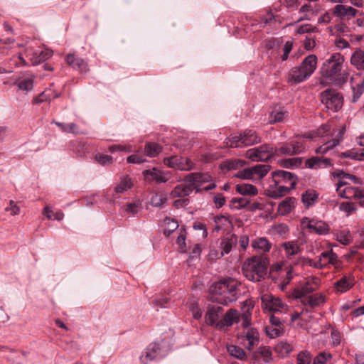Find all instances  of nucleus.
<instances>
[{
    "instance_id": "1",
    "label": "nucleus",
    "mask_w": 364,
    "mask_h": 364,
    "mask_svg": "<svg viewBox=\"0 0 364 364\" xmlns=\"http://www.w3.org/2000/svg\"><path fill=\"white\" fill-rule=\"evenodd\" d=\"M240 285V282L230 277L216 282L210 287V300L228 306L238 299Z\"/></svg>"
},
{
    "instance_id": "2",
    "label": "nucleus",
    "mask_w": 364,
    "mask_h": 364,
    "mask_svg": "<svg viewBox=\"0 0 364 364\" xmlns=\"http://www.w3.org/2000/svg\"><path fill=\"white\" fill-rule=\"evenodd\" d=\"M343 62V57L339 53L331 54L323 63L320 69L321 75L331 80L335 85H343L348 81L349 77L347 72L341 73Z\"/></svg>"
},
{
    "instance_id": "3",
    "label": "nucleus",
    "mask_w": 364,
    "mask_h": 364,
    "mask_svg": "<svg viewBox=\"0 0 364 364\" xmlns=\"http://www.w3.org/2000/svg\"><path fill=\"white\" fill-rule=\"evenodd\" d=\"M317 65V57L309 55L299 66L293 67L289 71L287 80L291 84H299L309 78L314 73Z\"/></svg>"
},
{
    "instance_id": "4",
    "label": "nucleus",
    "mask_w": 364,
    "mask_h": 364,
    "mask_svg": "<svg viewBox=\"0 0 364 364\" xmlns=\"http://www.w3.org/2000/svg\"><path fill=\"white\" fill-rule=\"evenodd\" d=\"M268 261L262 256H253L247 259L242 267L243 275L250 281L258 282L264 279Z\"/></svg>"
},
{
    "instance_id": "5",
    "label": "nucleus",
    "mask_w": 364,
    "mask_h": 364,
    "mask_svg": "<svg viewBox=\"0 0 364 364\" xmlns=\"http://www.w3.org/2000/svg\"><path fill=\"white\" fill-rule=\"evenodd\" d=\"M321 102L328 112H336L343 106V98L341 94L333 89H327L321 93Z\"/></svg>"
},
{
    "instance_id": "6",
    "label": "nucleus",
    "mask_w": 364,
    "mask_h": 364,
    "mask_svg": "<svg viewBox=\"0 0 364 364\" xmlns=\"http://www.w3.org/2000/svg\"><path fill=\"white\" fill-rule=\"evenodd\" d=\"M248 159L253 161H264L274 156L273 147L264 144L256 148L250 149L246 152Z\"/></svg>"
},
{
    "instance_id": "7",
    "label": "nucleus",
    "mask_w": 364,
    "mask_h": 364,
    "mask_svg": "<svg viewBox=\"0 0 364 364\" xmlns=\"http://www.w3.org/2000/svg\"><path fill=\"white\" fill-rule=\"evenodd\" d=\"M165 165L180 171H190L194 168L195 164L189 159L180 156H172L164 159Z\"/></svg>"
},
{
    "instance_id": "8",
    "label": "nucleus",
    "mask_w": 364,
    "mask_h": 364,
    "mask_svg": "<svg viewBox=\"0 0 364 364\" xmlns=\"http://www.w3.org/2000/svg\"><path fill=\"white\" fill-rule=\"evenodd\" d=\"M262 306L270 312H282L287 308V305L281 299L270 294H264L262 296Z\"/></svg>"
},
{
    "instance_id": "9",
    "label": "nucleus",
    "mask_w": 364,
    "mask_h": 364,
    "mask_svg": "<svg viewBox=\"0 0 364 364\" xmlns=\"http://www.w3.org/2000/svg\"><path fill=\"white\" fill-rule=\"evenodd\" d=\"M296 181L291 182V186H287L286 185H277L275 183L270 182L268 188L267 189V196L269 197L277 199L284 196L289 193L291 190L295 189Z\"/></svg>"
},
{
    "instance_id": "10",
    "label": "nucleus",
    "mask_w": 364,
    "mask_h": 364,
    "mask_svg": "<svg viewBox=\"0 0 364 364\" xmlns=\"http://www.w3.org/2000/svg\"><path fill=\"white\" fill-rule=\"evenodd\" d=\"M358 10L348 6L337 4L333 9V14L339 17L342 21H350L353 19V27L355 26V17L358 14Z\"/></svg>"
},
{
    "instance_id": "11",
    "label": "nucleus",
    "mask_w": 364,
    "mask_h": 364,
    "mask_svg": "<svg viewBox=\"0 0 364 364\" xmlns=\"http://www.w3.org/2000/svg\"><path fill=\"white\" fill-rule=\"evenodd\" d=\"M297 177L295 174L283 171L278 170L272 173V183H275L277 185H286L289 183L291 186V182L296 181L297 183Z\"/></svg>"
},
{
    "instance_id": "12",
    "label": "nucleus",
    "mask_w": 364,
    "mask_h": 364,
    "mask_svg": "<svg viewBox=\"0 0 364 364\" xmlns=\"http://www.w3.org/2000/svg\"><path fill=\"white\" fill-rule=\"evenodd\" d=\"M306 222H307L306 226L311 232L326 235L329 232V225L324 221L305 218L303 219L302 223Z\"/></svg>"
},
{
    "instance_id": "13",
    "label": "nucleus",
    "mask_w": 364,
    "mask_h": 364,
    "mask_svg": "<svg viewBox=\"0 0 364 364\" xmlns=\"http://www.w3.org/2000/svg\"><path fill=\"white\" fill-rule=\"evenodd\" d=\"M238 242V237L235 234H229L227 235L225 237H223L221 239V242L220 244V248L221 250L219 255L217 253L216 257H221L224 256L225 255L229 254L232 247L236 246L237 243Z\"/></svg>"
},
{
    "instance_id": "14",
    "label": "nucleus",
    "mask_w": 364,
    "mask_h": 364,
    "mask_svg": "<svg viewBox=\"0 0 364 364\" xmlns=\"http://www.w3.org/2000/svg\"><path fill=\"white\" fill-rule=\"evenodd\" d=\"M161 346L159 343H152L140 356V361L142 364H147L155 358H158L161 353Z\"/></svg>"
},
{
    "instance_id": "15",
    "label": "nucleus",
    "mask_w": 364,
    "mask_h": 364,
    "mask_svg": "<svg viewBox=\"0 0 364 364\" xmlns=\"http://www.w3.org/2000/svg\"><path fill=\"white\" fill-rule=\"evenodd\" d=\"M185 181L191 183V184H193V186H197L198 188H200L199 186L203 183L211 182L212 177L207 173L196 172L188 174L185 177Z\"/></svg>"
},
{
    "instance_id": "16",
    "label": "nucleus",
    "mask_w": 364,
    "mask_h": 364,
    "mask_svg": "<svg viewBox=\"0 0 364 364\" xmlns=\"http://www.w3.org/2000/svg\"><path fill=\"white\" fill-rule=\"evenodd\" d=\"M194 189L197 193L200 192V189L198 188L197 186H193L191 183H181L176 186L170 195L172 198H182L189 196Z\"/></svg>"
},
{
    "instance_id": "17",
    "label": "nucleus",
    "mask_w": 364,
    "mask_h": 364,
    "mask_svg": "<svg viewBox=\"0 0 364 364\" xmlns=\"http://www.w3.org/2000/svg\"><path fill=\"white\" fill-rule=\"evenodd\" d=\"M353 98L352 102H356L364 92V79L360 75H355L350 80Z\"/></svg>"
},
{
    "instance_id": "18",
    "label": "nucleus",
    "mask_w": 364,
    "mask_h": 364,
    "mask_svg": "<svg viewBox=\"0 0 364 364\" xmlns=\"http://www.w3.org/2000/svg\"><path fill=\"white\" fill-rule=\"evenodd\" d=\"M239 321L240 316L237 310L230 309L225 313L224 318L217 323L216 328L220 330L225 326H230L234 323H238Z\"/></svg>"
},
{
    "instance_id": "19",
    "label": "nucleus",
    "mask_w": 364,
    "mask_h": 364,
    "mask_svg": "<svg viewBox=\"0 0 364 364\" xmlns=\"http://www.w3.org/2000/svg\"><path fill=\"white\" fill-rule=\"evenodd\" d=\"M223 313V308L219 306H213L208 308L205 315V320L208 325L213 326L219 321L220 316Z\"/></svg>"
},
{
    "instance_id": "20",
    "label": "nucleus",
    "mask_w": 364,
    "mask_h": 364,
    "mask_svg": "<svg viewBox=\"0 0 364 364\" xmlns=\"http://www.w3.org/2000/svg\"><path fill=\"white\" fill-rule=\"evenodd\" d=\"M345 131L346 127H342L335 138H333L331 141L324 143L323 145L317 148L316 152L317 154H326L328 150L332 149L333 147L337 146L339 144L340 141L342 139Z\"/></svg>"
},
{
    "instance_id": "21",
    "label": "nucleus",
    "mask_w": 364,
    "mask_h": 364,
    "mask_svg": "<svg viewBox=\"0 0 364 364\" xmlns=\"http://www.w3.org/2000/svg\"><path fill=\"white\" fill-rule=\"evenodd\" d=\"M142 174L144 179L149 182L155 181L157 183H161L167 181V178L164 176V173L156 168L144 170Z\"/></svg>"
},
{
    "instance_id": "22",
    "label": "nucleus",
    "mask_w": 364,
    "mask_h": 364,
    "mask_svg": "<svg viewBox=\"0 0 364 364\" xmlns=\"http://www.w3.org/2000/svg\"><path fill=\"white\" fill-rule=\"evenodd\" d=\"M66 61L73 69L79 70L81 73H87L89 70L87 63L84 60L77 58L73 54L67 55Z\"/></svg>"
},
{
    "instance_id": "23",
    "label": "nucleus",
    "mask_w": 364,
    "mask_h": 364,
    "mask_svg": "<svg viewBox=\"0 0 364 364\" xmlns=\"http://www.w3.org/2000/svg\"><path fill=\"white\" fill-rule=\"evenodd\" d=\"M332 165L331 160L329 158H321L314 156L306 161V166L309 168H326Z\"/></svg>"
},
{
    "instance_id": "24",
    "label": "nucleus",
    "mask_w": 364,
    "mask_h": 364,
    "mask_svg": "<svg viewBox=\"0 0 364 364\" xmlns=\"http://www.w3.org/2000/svg\"><path fill=\"white\" fill-rule=\"evenodd\" d=\"M338 195L341 198L348 199L363 198L364 190L360 189L357 187L346 186L343 190L339 191Z\"/></svg>"
},
{
    "instance_id": "25",
    "label": "nucleus",
    "mask_w": 364,
    "mask_h": 364,
    "mask_svg": "<svg viewBox=\"0 0 364 364\" xmlns=\"http://www.w3.org/2000/svg\"><path fill=\"white\" fill-rule=\"evenodd\" d=\"M242 338L244 341H247V343H244V346L248 350H252L259 343V333L255 328H250Z\"/></svg>"
},
{
    "instance_id": "26",
    "label": "nucleus",
    "mask_w": 364,
    "mask_h": 364,
    "mask_svg": "<svg viewBox=\"0 0 364 364\" xmlns=\"http://www.w3.org/2000/svg\"><path fill=\"white\" fill-rule=\"evenodd\" d=\"M325 296L322 294L309 295L301 300L303 305L309 306L311 308L319 306L321 304L325 303Z\"/></svg>"
},
{
    "instance_id": "27",
    "label": "nucleus",
    "mask_w": 364,
    "mask_h": 364,
    "mask_svg": "<svg viewBox=\"0 0 364 364\" xmlns=\"http://www.w3.org/2000/svg\"><path fill=\"white\" fill-rule=\"evenodd\" d=\"M315 291L316 287H311L310 283L306 280L301 287L296 288L293 290L291 296L294 299H300L301 300L304 297H306V295Z\"/></svg>"
},
{
    "instance_id": "28",
    "label": "nucleus",
    "mask_w": 364,
    "mask_h": 364,
    "mask_svg": "<svg viewBox=\"0 0 364 364\" xmlns=\"http://www.w3.org/2000/svg\"><path fill=\"white\" fill-rule=\"evenodd\" d=\"M53 55V51L48 48L41 51H36L32 53L30 60L33 65H38L50 58Z\"/></svg>"
},
{
    "instance_id": "29",
    "label": "nucleus",
    "mask_w": 364,
    "mask_h": 364,
    "mask_svg": "<svg viewBox=\"0 0 364 364\" xmlns=\"http://www.w3.org/2000/svg\"><path fill=\"white\" fill-rule=\"evenodd\" d=\"M242 144L244 146H252L258 144L261 141V138L259 136L256 132L252 129H246L242 134Z\"/></svg>"
},
{
    "instance_id": "30",
    "label": "nucleus",
    "mask_w": 364,
    "mask_h": 364,
    "mask_svg": "<svg viewBox=\"0 0 364 364\" xmlns=\"http://www.w3.org/2000/svg\"><path fill=\"white\" fill-rule=\"evenodd\" d=\"M286 257L289 259L292 256L297 255L301 251L298 241H288L282 245Z\"/></svg>"
},
{
    "instance_id": "31",
    "label": "nucleus",
    "mask_w": 364,
    "mask_h": 364,
    "mask_svg": "<svg viewBox=\"0 0 364 364\" xmlns=\"http://www.w3.org/2000/svg\"><path fill=\"white\" fill-rule=\"evenodd\" d=\"M318 193L314 189H308L301 195V200L304 206L309 208L317 202Z\"/></svg>"
},
{
    "instance_id": "32",
    "label": "nucleus",
    "mask_w": 364,
    "mask_h": 364,
    "mask_svg": "<svg viewBox=\"0 0 364 364\" xmlns=\"http://www.w3.org/2000/svg\"><path fill=\"white\" fill-rule=\"evenodd\" d=\"M296 198L294 197H287L282 200L278 205V212L282 215L289 214L294 208Z\"/></svg>"
},
{
    "instance_id": "33",
    "label": "nucleus",
    "mask_w": 364,
    "mask_h": 364,
    "mask_svg": "<svg viewBox=\"0 0 364 364\" xmlns=\"http://www.w3.org/2000/svg\"><path fill=\"white\" fill-rule=\"evenodd\" d=\"M354 283V279L353 277L349 276L346 277L344 276L339 280H338L335 284V288L338 291H340L341 293L346 292V291L349 290L353 285Z\"/></svg>"
},
{
    "instance_id": "34",
    "label": "nucleus",
    "mask_w": 364,
    "mask_h": 364,
    "mask_svg": "<svg viewBox=\"0 0 364 364\" xmlns=\"http://www.w3.org/2000/svg\"><path fill=\"white\" fill-rule=\"evenodd\" d=\"M252 247L260 253H265L270 250L271 244L267 238L259 237L252 241Z\"/></svg>"
},
{
    "instance_id": "35",
    "label": "nucleus",
    "mask_w": 364,
    "mask_h": 364,
    "mask_svg": "<svg viewBox=\"0 0 364 364\" xmlns=\"http://www.w3.org/2000/svg\"><path fill=\"white\" fill-rule=\"evenodd\" d=\"M254 308V304L252 301L246 300L243 302L242 311L243 313L242 314V326L245 328L248 327L250 325V316L251 313L250 312V309Z\"/></svg>"
},
{
    "instance_id": "36",
    "label": "nucleus",
    "mask_w": 364,
    "mask_h": 364,
    "mask_svg": "<svg viewBox=\"0 0 364 364\" xmlns=\"http://www.w3.org/2000/svg\"><path fill=\"white\" fill-rule=\"evenodd\" d=\"M236 191L244 196H256L258 193L257 188L255 186L245 183L237 184Z\"/></svg>"
},
{
    "instance_id": "37",
    "label": "nucleus",
    "mask_w": 364,
    "mask_h": 364,
    "mask_svg": "<svg viewBox=\"0 0 364 364\" xmlns=\"http://www.w3.org/2000/svg\"><path fill=\"white\" fill-rule=\"evenodd\" d=\"M350 63L358 70H364V51L361 49L356 50L351 55Z\"/></svg>"
},
{
    "instance_id": "38",
    "label": "nucleus",
    "mask_w": 364,
    "mask_h": 364,
    "mask_svg": "<svg viewBox=\"0 0 364 364\" xmlns=\"http://www.w3.org/2000/svg\"><path fill=\"white\" fill-rule=\"evenodd\" d=\"M287 110L284 107H275L270 114L269 120L271 124L282 122L286 115Z\"/></svg>"
},
{
    "instance_id": "39",
    "label": "nucleus",
    "mask_w": 364,
    "mask_h": 364,
    "mask_svg": "<svg viewBox=\"0 0 364 364\" xmlns=\"http://www.w3.org/2000/svg\"><path fill=\"white\" fill-rule=\"evenodd\" d=\"M162 151V146L157 143L149 142L144 146V152L149 157H156Z\"/></svg>"
},
{
    "instance_id": "40",
    "label": "nucleus",
    "mask_w": 364,
    "mask_h": 364,
    "mask_svg": "<svg viewBox=\"0 0 364 364\" xmlns=\"http://www.w3.org/2000/svg\"><path fill=\"white\" fill-rule=\"evenodd\" d=\"M227 350L231 356L237 359L243 360L247 358L245 351L237 346L230 345L227 347Z\"/></svg>"
},
{
    "instance_id": "41",
    "label": "nucleus",
    "mask_w": 364,
    "mask_h": 364,
    "mask_svg": "<svg viewBox=\"0 0 364 364\" xmlns=\"http://www.w3.org/2000/svg\"><path fill=\"white\" fill-rule=\"evenodd\" d=\"M133 186L131 178L129 176H124L121 179L120 183L115 187L116 193H124Z\"/></svg>"
},
{
    "instance_id": "42",
    "label": "nucleus",
    "mask_w": 364,
    "mask_h": 364,
    "mask_svg": "<svg viewBox=\"0 0 364 364\" xmlns=\"http://www.w3.org/2000/svg\"><path fill=\"white\" fill-rule=\"evenodd\" d=\"M252 175L257 176L259 178L264 177L271 169L268 164H257L251 167Z\"/></svg>"
},
{
    "instance_id": "43",
    "label": "nucleus",
    "mask_w": 364,
    "mask_h": 364,
    "mask_svg": "<svg viewBox=\"0 0 364 364\" xmlns=\"http://www.w3.org/2000/svg\"><path fill=\"white\" fill-rule=\"evenodd\" d=\"M275 350L282 356H287L292 351V346L287 341H280L276 345Z\"/></svg>"
},
{
    "instance_id": "44",
    "label": "nucleus",
    "mask_w": 364,
    "mask_h": 364,
    "mask_svg": "<svg viewBox=\"0 0 364 364\" xmlns=\"http://www.w3.org/2000/svg\"><path fill=\"white\" fill-rule=\"evenodd\" d=\"M164 222L167 225V227L164 228V234L166 236L171 235L178 228V224L174 219L166 217Z\"/></svg>"
},
{
    "instance_id": "45",
    "label": "nucleus",
    "mask_w": 364,
    "mask_h": 364,
    "mask_svg": "<svg viewBox=\"0 0 364 364\" xmlns=\"http://www.w3.org/2000/svg\"><path fill=\"white\" fill-rule=\"evenodd\" d=\"M225 143L227 146L229 147H239L241 146L242 144V134L240 135H230L229 137H228Z\"/></svg>"
},
{
    "instance_id": "46",
    "label": "nucleus",
    "mask_w": 364,
    "mask_h": 364,
    "mask_svg": "<svg viewBox=\"0 0 364 364\" xmlns=\"http://www.w3.org/2000/svg\"><path fill=\"white\" fill-rule=\"evenodd\" d=\"M274 151V156H279L284 155H293V152L291 150V145L289 143H287L281 147H273Z\"/></svg>"
},
{
    "instance_id": "47",
    "label": "nucleus",
    "mask_w": 364,
    "mask_h": 364,
    "mask_svg": "<svg viewBox=\"0 0 364 364\" xmlns=\"http://www.w3.org/2000/svg\"><path fill=\"white\" fill-rule=\"evenodd\" d=\"M341 156L345 158H350L358 161H364V150L358 151L353 149L346 151L341 154Z\"/></svg>"
},
{
    "instance_id": "48",
    "label": "nucleus",
    "mask_w": 364,
    "mask_h": 364,
    "mask_svg": "<svg viewBox=\"0 0 364 364\" xmlns=\"http://www.w3.org/2000/svg\"><path fill=\"white\" fill-rule=\"evenodd\" d=\"M257 353L260 355L264 363H269L272 361V353L268 346H261L258 348Z\"/></svg>"
},
{
    "instance_id": "49",
    "label": "nucleus",
    "mask_w": 364,
    "mask_h": 364,
    "mask_svg": "<svg viewBox=\"0 0 364 364\" xmlns=\"http://www.w3.org/2000/svg\"><path fill=\"white\" fill-rule=\"evenodd\" d=\"M321 259L323 260L324 263L334 264L337 262L338 256L332 250L323 252L321 254Z\"/></svg>"
},
{
    "instance_id": "50",
    "label": "nucleus",
    "mask_w": 364,
    "mask_h": 364,
    "mask_svg": "<svg viewBox=\"0 0 364 364\" xmlns=\"http://www.w3.org/2000/svg\"><path fill=\"white\" fill-rule=\"evenodd\" d=\"M284 331V327H277L274 326H267L265 327V332L271 338L280 336L283 334Z\"/></svg>"
},
{
    "instance_id": "51",
    "label": "nucleus",
    "mask_w": 364,
    "mask_h": 364,
    "mask_svg": "<svg viewBox=\"0 0 364 364\" xmlns=\"http://www.w3.org/2000/svg\"><path fill=\"white\" fill-rule=\"evenodd\" d=\"M167 200L166 194L154 193L150 200V203L154 207H161Z\"/></svg>"
},
{
    "instance_id": "52",
    "label": "nucleus",
    "mask_w": 364,
    "mask_h": 364,
    "mask_svg": "<svg viewBox=\"0 0 364 364\" xmlns=\"http://www.w3.org/2000/svg\"><path fill=\"white\" fill-rule=\"evenodd\" d=\"M52 90L47 89L43 92H41L39 95L36 96L33 100V104H40L44 102L50 101L51 100V92Z\"/></svg>"
},
{
    "instance_id": "53",
    "label": "nucleus",
    "mask_w": 364,
    "mask_h": 364,
    "mask_svg": "<svg viewBox=\"0 0 364 364\" xmlns=\"http://www.w3.org/2000/svg\"><path fill=\"white\" fill-rule=\"evenodd\" d=\"M232 208L239 210L240 208L246 207L249 203L250 200L245 198H232L231 200Z\"/></svg>"
},
{
    "instance_id": "54",
    "label": "nucleus",
    "mask_w": 364,
    "mask_h": 364,
    "mask_svg": "<svg viewBox=\"0 0 364 364\" xmlns=\"http://www.w3.org/2000/svg\"><path fill=\"white\" fill-rule=\"evenodd\" d=\"M245 164V162L240 159L228 160L225 162V166L228 170H235L238 168L242 167Z\"/></svg>"
},
{
    "instance_id": "55",
    "label": "nucleus",
    "mask_w": 364,
    "mask_h": 364,
    "mask_svg": "<svg viewBox=\"0 0 364 364\" xmlns=\"http://www.w3.org/2000/svg\"><path fill=\"white\" fill-rule=\"evenodd\" d=\"M333 174L334 176L337 178L350 179L353 181L355 183H360V179L358 178H357L354 175L346 173L343 171H338L334 172Z\"/></svg>"
},
{
    "instance_id": "56",
    "label": "nucleus",
    "mask_w": 364,
    "mask_h": 364,
    "mask_svg": "<svg viewBox=\"0 0 364 364\" xmlns=\"http://www.w3.org/2000/svg\"><path fill=\"white\" fill-rule=\"evenodd\" d=\"M19 90L30 91L33 88V81L32 79H24L18 83Z\"/></svg>"
},
{
    "instance_id": "57",
    "label": "nucleus",
    "mask_w": 364,
    "mask_h": 364,
    "mask_svg": "<svg viewBox=\"0 0 364 364\" xmlns=\"http://www.w3.org/2000/svg\"><path fill=\"white\" fill-rule=\"evenodd\" d=\"M311 6L309 4H304L303 5L300 9L299 13L302 14V16H300L299 18H298L296 21V23L300 22L304 20H309V16L307 14V12L311 11Z\"/></svg>"
},
{
    "instance_id": "58",
    "label": "nucleus",
    "mask_w": 364,
    "mask_h": 364,
    "mask_svg": "<svg viewBox=\"0 0 364 364\" xmlns=\"http://www.w3.org/2000/svg\"><path fill=\"white\" fill-rule=\"evenodd\" d=\"M235 176L242 179H252L253 175L251 167L245 168L242 171H239L237 173L235 174Z\"/></svg>"
},
{
    "instance_id": "59",
    "label": "nucleus",
    "mask_w": 364,
    "mask_h": 364,
    "mask_svg": "<svg viewBox=\"0 0 364 364\" xmlns=\"http://www.w3.org/2000/svg\"><path fill=\"white\" fill-rule=\"evenodd\" d=\"M330 358H331L330 353L321 352L314 358L313 364H325Z\"/></svg>"
},
{
    "instance_id": "60",
    "label": "nucleus",
    "mask_w": 364,
    "mask_h": 364,
    "mask_svg": "<svg viewBox=\"0 0 364 364\" xmlns=\"http://www.w3.org/2000/svg\"><path fill=\"white\" fill-rule=\"evenodd\" d=\"M273 230L275 233H277L281 236L287 235L289 231V228L288 225H287L286 224H284V223H280V224H277V225H274L273 227Z\"/></svg>"
},
{
    "instance_id": "61",
    "label": "nucleus",
    "mask_w": 364,
    "mask_h": 364,
    "mask_svg": "<svg viewBox=\"0 0 364 364\" xmlns=\"http://www.w3.org/2000/svg\"><path fill=\"white\" fill-rule=\"evenodd\" d=\"M179 249L181 252H186V232L185 230L181 231L178 236L177 241H176Z\"/></svg>"
},
{
    "instance_id": "62",
    "label": "nucleus",
    "mask_w": 364,
    "mask_h": 364,
    "mask_svg": "<svg viewBox=\"0 0 364 364\" xmlns=\"http://www.w3.org/2000/svg\"><path fill=\"white\" fill-rule=\"evenodd\" d=\"M338 241L345 245H349L352 241V238H351V235H350V232H341L338 235Z\"/></svg>"
},
{
    "instance_id": "63",
    "label": "nucleus",
    "mask_w": 364,
    "mask_h": 364,
    "mask_svg": "<svg viewBox=\"0 0 364 364\" xmlns=\"http://www.w3.org/2000/svg\"><path fill=\"white\" fill-rule=\"evenodd\" d=\"M339 208L341 210L346 212L348 215L352 213L355 210V205L350 202H343L340 204Z\"/></svg>"
},
{
    "instance_id": "64",
    "label": "nucleus",
    "mask_w": 364,
    "mask_h": 364,
    "mask_svg": "<svg viewBox=\"0 0 364 364\" xmlns=\"http://www.w3.org/2000/svg\"><path fill=\"white\" fill-rule=\"evenodd\" d=\"M298 364H310L311 356L308 352H301L299 353L297 357Z\"/></svg>"
}]
</instances>
